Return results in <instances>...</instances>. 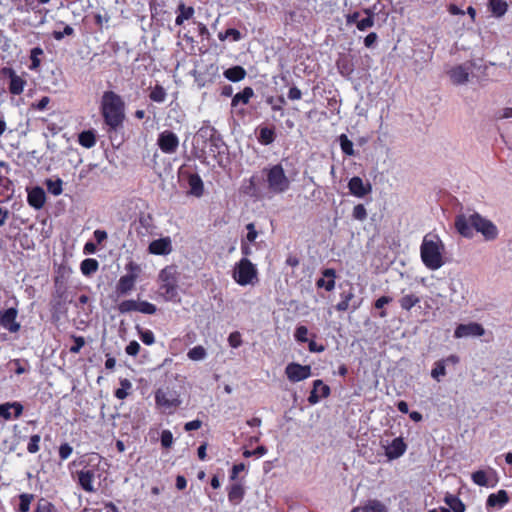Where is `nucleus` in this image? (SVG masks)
Listing matches in <instances>:
<instances>
[{
	"label": "nucleus",
	"mask_w": 512,
	"mask_h": 512,
	"mask_svg": "<svg viewBox=\"0 0 512 512\" xmlns=\"http://www.w3.org/2000/svg\"><path fill=\"white\" fill-rule=\"evenodd\" d=\"M1 74L10 78L9 91L11 94L20 95L23 92L26 81L18 76L12 68H2Z\"/></svg>",
	"instance_id": "ddd939ff"
},
{
	"label": "nucleus",
	"mask_w": 512,
	"mask_h": 512,
	"mask_svg": "<svg viewBox=\"0 0 512 512\" xmlns=\"http://www.w3.org/2000/svg\"><path fill=\"white\" fill-rule=\"evenodd\" d=\"M484 334L485 329L481 324L476 322L459 324L454 331V337L457 339L466 337H481Z\"/></svg>",
	"instance_id": "9d476101"
},
{
	"label": "nucleus",
	"mask_w": 512,
	"mask_h": 512,
	"mask_svg": "<svg viewBox=\"0 0 512 512\" xmlns=\"http://www.w3.org/2000/svg\"><path fill=\"white\" fill-rule=\"evenodd\" d=\"M157 144L163 153L173 154L178 149L179 139L174 132L165 130L159 134Z\"/></svg>",
	"instance_id": "0eeeda50"
},
{
	"label": "nucleus",
	"mask_w": 512,
	"mask_h": 512,
	"mask_svg": "<svg viewBox=\"0 0 512 512\" xmlns=\"http://www.w3.org/2000/svg\"><path fill=\"white\" fill-rule=\"evenodd\" d=\"M392 298L389 297V296H381L380 298H378L375 302V308L377 309H381L383 308L385 305L389 304L390 302H392Z\"/></svg>",
	"instance_id": "774afa93"
},
{
	"label": "nucleus",
	"mask_w": 512,
	"mask_h": 512,
	"mask_svg": "<svg viewBox=\"0 0 512 512\" xmlns=\"http://www.w3.org/2000/svg\"><path fill=\"white\" fill-rule=\"evenodd\" d=\"M40 440H41V438L39 435L31 436L30 441L27 446V450L29 453H36L39 451Z\"/></svg>",
	"instance_id": "3c124183"
},
{
	"label": "nucleus",
	"mask_w": 512,
	"mask_h": 512,
	"mask_svg": "<svg viewBox=\"0 0 512 512\" xmlns=\"http://www.w3.org/2000/svg\"><path fill=\"white\" fill-rule=\"evenodd\" d=\"M155 401L159 407H162L165 410L175 409L181 403L175 392L164 389H158L156 391Z\"/></svg>",
	"instance_id": "6e6552de"
},
{
	"label": "nucleus",
	"mask_w": 512,
	"mask_h": 512,
	"mask_svg": "<svg viewBox=\"0 0 512 512\" xmlns=\"http://www.w3.org/2000/svg\"><path fill=\"white\" fill-rule=\"evenodd\" d=\"M509 501L508 494L505 490H499L495 494L489 495L487 499V505L490 507L503 506Z\"/></svg>",
	"instance_id": "4be33fe9"
},
{
	"label": "nucleus",
	"mask_w": 512,
	"mask_h": 512,
	"mask_svg": "<svg viewBox=\"0 0 512 512\" xmlns=\"http://www.w3.org/2000/svg\"><path fill=\"white\" fill-rule=\"evenodd\" d=\"M353 217L357 220L363 221L367 218V211L363 204H358L353 209Z\"/></svg>",
	"instance_id": "8fccbe9b"
},
{
	"label": "nucleus",
	"mask_w": 512,
	"mask_h": 512,
	"mask_svg": "<svg viewBox=\"0 0 512 512\" xmlns=\"http://www.w3.org/2000/svg\"><path fill=\"white\" fill-rule=\"evenodd\" d=\"M254 95L251 87H245L241 92L237 93L232 99V106H237L239 103L247 104L250 98Z\"/></svg>",
	"instance_id": "a878e982"
},
{
	"label": "nucleus",
	"mask_w": 512,
	"mask_h": 512,
	"mask_svg": "<svg viewBox=\"0 0 512 512\" xmlns=\"http://www.w3.org/2000/svg\"><path fill=\"white\" fill-rule=\"evenodd\" d=\"M330 394V388L322 380H315L313 389L308 397V402L312 405L317 404L321 398H326Z\"/></svg>",
	"instance_id": "dca6fc26"
},
{
	"label": "nucleus",
	"mask_w": 512,
	"mask_h": 512,
	"mask_svg": "<svg viewBox=\"0 0 512 512\" xmlns=\"http://www.w3.org/2000/svg\"><path fill=\"white\" fill-rule=\"evenodd\" d=\"M233 277L242 286L253 284V280L257 278V270L250 260L243 258L236 265Z\"/></svg>",
	"instance_id": "423d86ee"
},
{
	"label": "nucleus",
	"mask_w": 512,
	"mask_h": 512,
	"mask_svg": "<svg viewBox=\"0 0 512 512\" xmlns=\"http://www.w3.org/2000/svg\"><path fill=\"white\" fill-rule=\"evenodd\" d=\"M246 229L248 230L246 236L247 240L249 242H254L258 236V232L255 230V225L253 223H249L247 224Z\"/></svg>",
	"instance_id": "e2e57ef3"
},
{
	"label": "nucleus",
	"mask_w": 512,
	"mask_h": 512,
	"mask_svg": "<svg viewBox=\"0 0 512 512\" xmlns=\"http://www.w3.org/2000/svg\"><path fill=\"white\" fill-rule=\"evenodd\" d=\"M231 37L233 41H239L242 38L240 31L234 28H229L225 32H220L218 38L224 41L226 38Z\"/></svg>",
	"instance_id": "a19ab883"
},
{
	"label": "nucleus",
	"mask_w": 512,
	"mask_h": 512,
	"mask_svg": "<svg viewBox=\"0 0 512 512\" xmlns=\"http://www.w3.org/2000/svg\"><path fill=\"white\" fill-rule=\"evenodd\" d=\"M177 270L174 266H167L160 271V291L166 301H175L178 298Z\"/></svg>",
	"instance_id": "20e7f679"
},
{
	"label": "nucleus",
	"mask_w": 512,
	"mask_h": 512,
	"mask_svg": "<svg viewBox=\"0 0 512 512\" xmlns=\"http://www.w3.org/2000/svg\"><path fill=\"white\" fill-rule=\"evenodd\" d=\"M136 281L137 279L126 274L121 276L116 285L117 293L121 296L128 295L134 289Z\"/></svg>",
	"instance_id": "412c9836"
},
{
	"label": "nucleus",
	"mask_w": 512,
	"mask_h": 512,
	"mask_svg": "<svg viewBox=\"0 0 512 512\" xmlns=\"http://www.w3.org/2000/svg\"><path fill=\"white\" fill-rule=\"evenodd\" d=\"M508 118H512V108H510V107L503 108L496 113V119H498V120L508 119Z\"/></svg>",
	"instance_id": "338daca9"
},
{
	"label": "nucleus",
	"mask_w": 512,
	"mask_h": 512,
	"mask_svg": "<svg viewBox=\"0 0 512 512\" xmlns=\"http://www.w3.org/2000/svg\"><path fill=\"white\" fill-rule=\"evenodd\" d=\"M28 203L35 209H41L46 200L45 192L40 187H34L28 192Z\"/></svg>",
	"instance_id": "6ab92c4d"
},
{
	"label": "nucleus",
	"mask_w": 512,
	"mask_h": 512,
	"mask_svg": "<svg viewBox=\"0 0 512 512\" xmlns=\"http://www.w3.org/2000/svg\"><path fill=\"white\" fill-rule=\"evenodd\" d=\"M335 278L336 271L333 268H326L322 271V277L316 281V286L330 292L335 288Z\"/></svg>",
	"instance_id": "f3484780"
},
{
	"label": "nucleus",
	"mask_w": 512,
	"mask_h": 512,
	"mask_svg": "<svg viewBox=\"0 0 512 512\" xmlns=\"http://www.w3.org/2000/svg\"><path fill=\"white\" fill-rule=\"evenodd\" d=\"M385 455L389 460H394L401 457L406 449L407 445L401 437L395 438L391 444L384 445Z\"/></svg>",
	"instance_id": "2eb2a0df"
},
{
	"label": "nucleus",
	"mask_w": 512,
	"mask_h": 512,
	"mask_svg": "<svg viewBox=\"0 0 512 512\" xmlns=\"http://www.w3.org/2000/svg\"><path fill=\"white\" fill-rule=\"evenodd\" d=\"M142 342L146 345H152L155 342L154 334L150 330H143L137 326Z\"/></svg>",
	"instance_id": "de8ad7c7"
},
{
	"label": "nucleus",
	"mask_w": 512,
	"mask_h": 512,
	"mask_svg": "<svg viewBox=\"0 0 512 512\" xmlns=\"http://www.w3.org/2000/svg\"><path fill=\"white\" fill-rule=\"evenodd\" d=\"M188 183L190 186V193L199 197L203 193V182L199 175L192 174L189 176Z\"/></svg>",
	"instance_id": "b1692460"
},
{
	"label": "nucleus",
	"mask_w": 512,
	"mask_h": 512,
	"mask_svg": "<svg viewBox=\"0 0 512 512\" xmlns=\"http://www.w3.org/2000/svg\"><path fill=\"white\" fill-rule=\"evenodd\" d=\"M73 448L68 444L64 443L59 447V456L62 460H66L72 454Z\"/></svg>",
	"instance_id": "4d7b16f0"
},
{
	"label": "nucleus",
	"mask_w": 512,
	"mask_h": 512,
	"mask_svg": "<svg viewBox=\"0 0 512 512\" xmlns=\"http://www.w3.org/2000/svg\"><path fill=\"white\" fill-rule=\"evenodd\" d=\"M457 232L465 238H473L475 232L480 233L486 241H493L498 237V228L489 219L477 212L460 213L455 218Z\"/></svg>",
	"instance_id": "f257e3e1"
},
{
	"label": "nucleus",
	"mask_w": 512,
	"mask_h": 512,
	"mask_svg": "<svg viewBox=\"0 0 512 512\" xmlns=\"http://www.w3.org/2000/svg\"><path fill=\"white\" fill-rule=\"evenodd\" d=\"M166 95L165 89L160 85H156L150 93V99L154 102L162 103L165 101Z\"/></svg>",
	"instance_id": "4c0bfd02"
},
{
	"label": "nucleus",
	"mask_w": 512,
	"mask_h": 512,
	"mask_svg": "<svg viewBox=\"0 0 512 512\" xmlns=\"http://www.w3.org/2000/svg\"><path fill=\"white\" fill-rule=\"evenodd\" d=\"M148 250L151 254L167 255L171 252V241L169 238H161L152 241L149 244Z\"/></svg>",
	"instance_id": "a211bd4d"
},
{
	"label": "nucleus",
	"mask_w": 512,
	"mask_h": 512,
	"mask_svg": "<svg viewBox=\"0 0 512 512\" xmlns=\"http://www.w3.org/2000/svg\"><path fill=\"white\" fill-rule=\"evenodd\" d=\"M125 270L127 271L126 275L131 276L135 279H138L139 274L141 273L140 265L134 261H130L129 263H127L125 266Z\"/></svg>",
	"instance_id": "c03bdc74"
},
{
	"label": "nucleus",
	"mask_w": 512,
	"mask_h": 512,
	"mask_svg": "<svg viewBox=\"0 0 512 512\" xmlns=\"http://www.w3.org/2000/svg\"><path fill=\"white\" fill-rule=\"evenodd\" d=\"M32 500H33L32 494H21L20 495L19 511L20 512H28L30 509V504H31Z\"/></svg>",
	"instance_id": "49530a36"
},
{
	"label": "nucleus",
	"mask_w": 512,
	"mask_h": 512,
	"mask_svg": "<svg viewBox=\"0 0 512 512\" xmlns=\"http://www.w3.org/2000/svg\"><path fill=\"white\" fill-rule=\"evenodd\" d=\"M74 345L70 347V352L73 354L79 353L85 345V340L81 336H73Z\"/></svg>",
	"instance_id": "864d4df0"
},
{
	"label": "nucleus",
	"mask_w": 512,
	"mask_h": 512,
	"mask_svg": "<svg viewBox=\"0 0 512 512\" xmlns=\"http://www.w3.org/2000/svg\"><path fill=\"white\" fill-rule=\"evenodd\" d=\"M446 504L454 511V512H464L465 506L464 504L454 495H447L445 497Z\"/></svg>",
	"instance_id": "72a5a7b5"
},
{
	"label": "nucleus",
	"mask_w": 512,
	"mask_h": 512,
	"mask_svg": "<svg viewBox=\"0 0 512 512\" xmlns=\"http://www.w3.org/2000/svg\"><path fill=\"white\" fill-rule=\"evenodd\" d=\"M446 375V368H445V361H437L435 363V367L431 371V376L437 380L440 381V377Z\"/></svg>",
	"instance_id": "ea45409f"
},
{
	"label": "nucleus",
	"mask_w": 512,
	"mask_h": 512,
	"mask_svg": "<svg viewBox=\"0 0 512 512\" xmlns=\"http://www.w3.org/2000/svg\"><path fill=\"white\" fill-rule=\"evenodd\" d=\"M339 141L344 154L348 156L354 155L353 142L345 134L340 135Z\"/></svg>",
	"instance_id": "e433bc0d"
},
{
	"label": "nucleus",
	"mask_w": 512,
	"mask_h": 512,
	"mask_svg": "<svg viewBox=\"0 0 512 512\" xmlns=\"http://www.w3.org/2000/svg\"><path fill=\"white\" fill-rule=\"evenodd\" d=\"M187 355L193 361H200L207 356V353L203 346L198 345L190 349Z\"/></svg>",
	"instance_id": "c9c22d12"
},
{
	"label": "nucleus",
	"mask_w": 512,
	"mask_h": 512,
	"mask_svg": "<svg viewBox=\"0 0 512 512\" xmlns=\"http://www.w3.org/2000/svg\"><path fill=\"white\" fill-rule=\"evenodd\" d=\"M224 76L232 81V82H238V81H241L242 79L245 78L246 76V71L243 67L241 66H234V67H231L229 69H227L225 72H224Z\"/></svg>",
	"instance_id": "5701e85b"
},
{
	"label": "nucleus",
	"mask_w": 512,
	"mask_h": 512,
	"mask_svg": "<svg viewBox=\"0 0 512 512\" xmlns=\"http://www.w3.org/2000/svg\"><path fill=\"white\" fill-rule=\"evenodd\" d=\"M472 480L479 486H488L487 473L483 470H478L472 474Z\"/></svg>",
	"instance_id": "37998d69"
},
{
	"label": "nucleus",
	"mask_w": 512,
	"mask_h": 512,
	"mask_svg": "<svg viewBox=\"0 0 512 512\" xmlns=\"http://www.w3.org/2000/svg\"><path fill=\"white\" fill-rule=\"evenodd\" d=\"M266 452H267V449L264 446H258L253 451L245 450L244 453H243V456L246 457V458L251 457L253 455L262 456V455L266 454Z\"/></svg>",
	"instance_id": "680f3d73"
},
{
	"label": "nucleus",
	"mask_w": 512,
	"mask_h": 512,
	"mask_svg": "<svg viewBox=\"0 0 512 512\" xmlns=\"http://www.w3.org/2000/svg\"><path fill=\"white\" fill-rule=\"evenodd\" d=\"M138 303L139 301L133 299L124 300L118 305L117 309L120 314H127L133 311L138 312Z\"/></svg>",
	"instance_id": "7c9ffc66"
},
{
	"label": "nucleus",
	"mask_w": 512,
	"mask_h": 512,
	"mask_svg": "<svg viewBox=\"0 0 512 512\" xmlns=\"http://www.w3.org/2000/svg\"><path fill=\"white\" fill-rule=\"evenodd\" d=\"M9 365H14L15 366V373L17 375H21V374H24L28 371V369L22 365V362L20 359H13L9 362Z\"/></svg>",
	"instance_id": "052dcab7"
},
{
	"label": "nucleus",
	"mask_w": 512,
	"mask_h": 512,
	"mask_svg": "<svg viewBox=\"0 0 512 512\" xmlns=\"http://www.w3.org/2000/svg\"><path fill=\"white\" fill-rule=\"evenodd\" d=\"M267 182L269 189L274 193H283L290 186V181L280 164L274 165L268 170Z\"/></svg>",
	"instance_id": "39448f33"
},
{
	"label": "nucleus",
	"mask_w": 512,
	"mask_h": 512,
	"mask_svg": "<svg viewBox=\"0 0 512 512\" xmlns=\"http://www.w3.org/2000/svg\"><path fill=\"white\" fill-rule=\"evenodd\" d=\"M101 110L105 123L110 126V128L116 129L122 124L124 119V102L115 92H104Z\"/></svg>",
	"instance_id": "7ed1b4c3"
},
{
	"label": "nucleus",
	"mask_w": 512,
	"mask_h": 512,
	"mask_svg": "<svg viewBox=\"0 0 512 512\" xmlns=\"http://www.w3.org/2000/svg\"><path fill=\"white\" fill-rule=\"evenodd\" d=\"M472 69L471 63H464L452 67L448 71L451 82L455 85H463L469 81V75Z\"/></svg>",
	"instance_id": "9b49d317"
},
{
	"label": "nucleus",
	"mask_w": 512,
	"mask_h": 512,
	"mask_svg": "<svg viewBox=\"0 0 512 512\" xmlns=\"http://www.w3.org/2000/svg\"><path fill=\"white\" fill-rule=\"evenodd\" d=\"M43 53V50L39 47H35L31 50V55H30V59H31V69H36L39 67L40 65V59H39V55H41Z\"/></svg>",
	"instance_id": "09e8293b"
},
{
	"label": "nucleus",
	"mask_w": 512,
	"mask_h": 512,
	"mask_svg": "<svg viewBox=\"0 0 512 512\" xmlns=\"http://www.w3.org/2000/svg\"><path fill=\"white\" fill-rule=\"evenodd\" d=\"M35 512H58L53 504L45 499H40Z\"/></svg>",
	"instance_id": "a18cd8bd"
},
{
	"label": "nucleus",
	"mask_w": 512,
	"mask_h": 512,
	"mask_svg": "<svg viewBox=\"0 0 512 512\" xmlns=\"http://www.w3.org/2000/svg\"><path fill=\"white\" fill-rule=\"evenodd\" d=\"M274 131L270 128L263 127L260 130L259 140L262 144L268 145L274 141Z\"/></svg>",
	"instance_id": "58836bf2"
},
{
	"label": "nucleus",
	"mask_w": 512,
	"mask_h": 512,
	"mask_svg": "<svg viewBox=\"0 0 512 512\" xmlns=\"http://www.w3.org/2000/svg\"><path fill=\"white\" fill-rule=\"evenodd\" d=\"M73 33H74V29L71 26L66 25L63 31H54L53 37L56 40H62L65 35L69 36V35H72Z\"/></svg>",
	"instance_id": "13d9d810"
},
{
	"label": "nucleus",
	"mask_w": 512,
	"mask_h": 512,
	"mask_svg": "<svg viewBox=\"0 0 512 512\" xmlns=\"http://www.w3.org/2000/svg\"><path fill=\"white\" fill-rule=\"evenodd\" d=\"M98 267V261L92 258H87L83 260L80 265L81 272L86 276L95 273L98 270Z\"/></svg>",
	"instance_id": "c756f323"
},
{
	"label": "nucleus",
	"mask_w": 512,
	"mask_h": 512,
	"mask_svg": "<svg viewBox=\"0 0 512 512\" xmlns=\"http://www.w3.org/2000/svg\"><path fill=\"white\" fill-rule=\"evenodd\" d=\"M10 409V402L0 404V417L4 418L5 420H9L11 418Z\"/></svg>",
	"instance_id": "0e129e2a"
},
{
	"label": "nucleus",
	"mask_w": 512,
	"mask_h": 512,
	"mask_svg": "<svg viewBox=\"0 0 512 512\" xmlns=\"http://www.w3.org/2000/svg\"><path fill=\"white\" fill-rule=\"evenodd\" d=\"M173 444V435L169 430H164L161 434V445L164 448H170Z\"/></svg>",
	"instance_id": "603ef678"
},
{
	"label": "nucleus",
	"mask_w": 512,
	"mask_h": 512,
	"mask_svg": "<svg viewBox=\"0 0 512 512\" xmlns=\"http://www.w3.org/2000/svg\"><path fill=\"white\" fill-rule=\"evenodd\" d=\"M365 13L368 15L366 18L359 20L357 22V29L360 31H366L367 29L374 26V15L370 12V10H365Z\"/></svg>",
	"instance_id": "f704fd0d"
},
{
	"label": "nucleus",
	"mask_w": 512,
	"mask_h": 512,
	"mask_svg": "<svg viewBox=\"0 0 512 512\" xmlns=\"http://www.w3.org/2000/svg\"><path fill=\"white\" fill-rule=\"evenodd\" d=\"M62 180L60 178H57L56 180L47 179L46 180V187L49 193H51L54 196H59L63 189H62Z\"/></svg>",
	"instance_id": "2f4dec72"
},
{
	"label": "nucleus",
	"mask_w": 512,
	"mask_h": 512,
	"mask_svg": "<svg viewBox=\"0 0 512 512\" xmlns=\"http://www.w3.org/2000/svg\"><path fill=\"white\" fill-rule=\"evenodd\" d=\"M18 311L16 308H8L0 311V325L11 333L18 332L20 324L16 321Z\"/></svg>",
	"instance_id": "f8f14e48"
},
{
	"label": "nucleus",
	"mask_w": 512,
	"mask_h": 512,
	"mask_svg": "<svg viewBox=\"0 0 512 512\" xmlns=\"http://www.w3.org/2000/svg\"><path fill=\"white\" fill-rule=\"evenodd\" d=\"M179 14L175 19L176 25H182L185 20L190 19L194 14L193 7H187L184 3H180L178 6Z\"/></svg>",
	"instance_id": "bb28decb"
},
{
	"label": "nucleus",
	"mask_w": 512,
	"mask_h": 512,
	"mask_svg": "<svg viewBox=\"0 0 512 512\" xmlns=\"http://www.w3.org/2000/svg\"><path fill=\"white\" fill-rule=\"evenodd\" d=\"M229 345L232 348H238L242 344L241 334L239 332H232L228 337Z\"/></svg>",
	"instance_id": "5fc2aeb1"
},
{
	"label": "nucleus",
	"mask_w": 512,
	"mask_h": 512,
	"mask_svg": "<svg viewBox=\"0 0 512 512\" xmlns=\"http://www.w3.org/2000/svg\"><path fill=\"white\" fill-rule=\"evenodd\" d=\"M95 473L93 470H81L78 472V482L83 490L86 492H95L93 481Z\"/></svg>",
	"instance_id": "aec40b11"
},
{
	"label": "nucleus",
	"mask_w": 512,
	"mask_h": 512,
	"mask_svg": "<svg viewBox=\"0 0 512 512\" xmlns=\"http://www.w3.org/2000/svg\"><path fill=\"white\" fill-rule=\"evenodd\" d=\"M244 496V489L240 484H233L228 492V499L233 504H238Z\"/></svg>",
	"instance_id": "c85d7f7f"
},
{
	"label": "nucleus",
	"mask_w": 512,
	"mask_h": 512,
	"mask_svg": "<svg viewBox=\"0 0 512 512\" xmlns=\"http://www.w3.org/2000/svg\"><path fill=\"white\" fill-rule=\"evenodd\" d=\"M445 246L436 234L424 236L420 246V256L423 264L430 270H438L444 265L443 253Z\"/></svg>",
	"instance_id": "f03ea898"
},
{
	"label": "nucleus",
	"mask_w": 512,
	"mask_h": 512,
	"mask_svg": "<svg viewBox=\"0 0 512 512\" xmlns=\"http://www.w3.org/2000/svg\"><path fill=\"white\" fill-rule=\"evenodd\" d=\"M79 144L85 148H92L96 144V136L93 131H83L78 136Z\"/></svg>",
	"instance_id": "cd10ccee"
},
{
	"label": "nucleus",
	"mask_w": 512,
	"mask_h": 512,
	"mask_svg": "<svg viewBox=\"0 0 512 512\" xmlns=\"http://www.w3.org/2000/svg\"><path fill=\"white\" fill-rule=\"evenodd\" d=\"M308 329L306 326H298L295 331V338L299 342H307Z\"/></svg>",
	"instance_id": "6e6d98bb"
},
{
	"label": "nucleus",
	"mask_w": 512,
	"mask_h": 512,
	"mask_svg": "<svg viewBox=\"0 0 512 512\" xmlns=\"http://www.w3.org/2000/svg\"><path fill=\"white\" fill-rule=\"evenodd\" d=\"M285 374L291 382H299L311 376V367L292 362L286 366Z\"/></svg>",
	"instance_id": "1a4fd4ad"
},
{
	"label": "nucleus",
	"mask_w": 512,
	"mask_h": 512,
	"mask_svg": "<svg viewBox=\"0 0 512 512\" xmlns=\"http://www.w3.org/2000/svg\"><path fill=\"white\" fill-rule=\"evenodd\" d=\"M156 311H157V307L154 304H152L148 301H139L138 312L143 313V314L152 315V314H155Z\"/></svg>",
	"instance_id": "79ce46f5"
},
{
	"label": "nucleus",
	"mask_w": 512,
	"mask_h": 512,
	"mask_svg": "<svg viewBox=\"0 0 512 512\" xmlns=\"http://www.w3.org/2000/svg\"><path fill=\"white\" fill-rule=\"evenodd\" d=\"M128 355L136 356L140 351V345L137 341H131L125 348Z\"/></svg>",
	"instance_id": "bf43d9fd"
},
{
	"label": "nucleus",
	"mask_w": 512,
	"mask_h": 512,
	"mask_svg": "<svg viewBox=\"0 0 512 512\" xmlns=\"http://www.w3.org/2000/svg\"><path fill=\"white\" fill-rule=\"evenodd\" d=\"M348 188L350 193L358 198L366 196L372 190L370 183L365 184L358 176H354L349 180Z\"/></svg>",
	"instance_id": "4468645a"
},
{
	"label": "nucleus",
	"mask_w": 512,
	"mask_h": 512,
	"mask_svg": "<svg viewBox=\"0 0 512 512\" xmlns=\"http://www.w3.org/2000/svg\"><path fill=\"white\" fill-rule=\"evenodd\" d=\"M351 512H386V509L379 501L372 500L364 506L353 509Z\"/></svg>",
	"instance_id": "393cba45"
},
{
	"label": "nucleus",
	"mask_w": 512,
	"mask_h": 512,
	"mask_svg": "<svg viewBox=\"0 0 512 512\" xmlns=\"http://www.w3.org/2000/svg\"><path fill=\"white\" fill-rule=\"evenodd\" d=\"M399 302L402 309L409 311L412 307L420 302V299L414 294H409L403 296Z\"/></svg>",
	"instance_id": "473e14b6"
},
{
	"label": "nucleus",
	"mask_w": 512,
	"mask_h": 512,
	"mask_svg": "<svg viewBox=\"0 0 512 512\" xmlns=\"http://www.w3.org/2000/svg\"><path fill=\"white\" fill-rule=\"evenodd\" d=\"M377 40L378 35L375 32H371L364 38V45L367 48H372L374 44L377 42Z\"/></svg>",
	"instance_id": "69168bd1"
}]
</instances>
